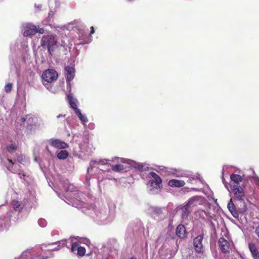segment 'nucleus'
I'll list each match as a JSON object with an SVG mask.
<instances>
[{"mask_svg": "<svg viewBox=\"0 0 259 259\" xmlns=\"http://www.w3.org/2000/svg\"><path fill=\"white\" fill-rule=\"evenodd\" d=\"M67 244V240L63 239L58 241L54 242L49 244H42L39 249H37L38 253L37 257L38 259H47L48 255H42L40 250L42 252H50L53 251H58L61 248L63 247Z\"/></svg>", "mask_w": 259, "mask_h": 259, "instance_id": "nucleus-1", "label": "nucleus"}, {"mask_svg": "<svg viewBox=\"0 0 259 259\" xmlns=\"http://www.w3.org/2000/svg\"><path fill=\"white\" fill-rule=\"evenodd\" d=\"M40 45L43 48H47L48 52L51 56L53 55L56 49L58 47L56 37L53 34L44 35L40 40Z\"/></svg>", "mask_w": 259, "mask_h": 259, "instance_id": "nucleus-2", "label": "nucleus"}, {"mask_svg": "<svg viewBox=\"0 0 259 259\" xmlns=\"http://www.w3.org/2000/svg\"><path fill=\"white\" fill-rule=\"evenodd\" d=\"M244 187L243 184H242V186L231 185L234 199L238 201L244 200L245 198Z\"/></svg>", "mask_w": 259, "mask_h": 259, "instance_id": "nucleus-3", "label": "nucleus"}, {"mask_svg": "<svg viewBox=\"0 0 259 259\" xmlns=\"http://www.w3.org/2000/svg\"><path fill=\"white\" fill-rule=\"evenodd\" d=\"M42 78L47 82H52L57 80L58 73L53 69H48L43 72Z\"/></svg>", "mask_w": 259, "mask_h": 259, "instance_id": "nucleus-4", "label": "nucleus"}, {"mask_svg": "<svg viewBox=\"0 0 259 259\" xmlns=\"http://www.w3.org/2000/svg\"><path fill=\"white\" fill-rule=\"evenodd\" d=\"M149 176H150V177H151L153 180H150L149 181V185L156 189L160 188L162 182L161 178L154 171H151L149 173Z\"/></svg>", "mask_w": 259, "mask_h": 259, "instance_id": "nucleus-5", "label": "nucleus"}, {"mask_svg": "<svg viewBox=\"0 0 259 259\" xmlns=\"http://www.w3.org/2000/svg\"><path fill=\"white\" fill-rule=\"evenodd\" d=\"M69 103L70 105V107L73 108L76 114L77 115L79 119L83 122H87L88 121V120L86 116L83 115L79 109H78L77 107V105L76 104L75 101L73 99V98L71 96L68 97Z\"/></svg>", "mask_w": 259, "mask_h": 259, "instance_id": "nucleus-6", "label": "nucleus"}, {"mask_svg": "<svg viewBox=\"0 0 259 259\" xmlns=\"http://www.w3.org/2000/svg\"><path fill=\"white\" fill-rule=\"evenodd\" d=\"M27 200L24 199L22 201H18L17 199H13L11 204L13 209L16 211L21 212L26 205Z\"/></svg>", "mask_w": 259, "mask_h": 259, "instance_id": "nucleus-7", "label": "nucleus"}, {"mask_svg": "<svg viewBox=\"0 0 259 259\" xmlns=\"http://www.w3.org/2000/svg\"><path fill=\"white\" fill-rule=\"evenodd\" d=\"M50 144L53 147L58 149H65L68 145L65 142L57 139H51L49 141Z\"/></svg>", "mask_w": 259, "mask_h": 259, "instance_id": "nucleus-8", "label": "nucleus"}, {"mask_svg": "<svg viewBox=\"0 0 259 259\" xmlns=\"http://www.w3.org/2000/svg\"><path fill=\"white\" fill-rule=\"evenodd\" d=\"M219 246L224 253H229L230 243L224 237H221L218 241Z\"/></svg>", "mask_w": 259, "mask_h": 259, "instance_id": "nucleus-9", "label": "nucleus"}, {"mask_svg": "<svg viewBox=\"0 0 259 259\" xmlns=\"http://www.w3.org/2000/svg\"><path fill=\"white\" fill-rule=\"evenodd\" d=\"M203 239V235H199L196 236L193 241L194 247L196 251L197 252H202L203 245L202 241Z\"/></svg>", "mask_w": 259, "mask_h": 259, "instance_id": "nucleus-10", "label": "nucleus"}, {"mask_svg": "<svg viewBox=\"0 0 259 259\" xmlns=\"http://www.w3.org/2000/svg\"><path fill=\"white\" fill-rule=\"evenodd\" d=\"M75 69L73 67L67 66L65 68V74L67 82H70L74 77Z\"/></svg>", "mask_w": 259, "mask_h": 259, "instance_id": "nucleus-11", "label": "nucleus"}, {"mask_svg": "<svg viewBox=\"0 0 259 259\" xmlns=\"http://www.w3.org/2000/svg\"><path fill=\"white\" fill-rule=\"evenodd\" d=\"M36 33V26L34 25L28 24L25 28L23 35L25 36H29L33 35Z\"/></svg>", "mask_w": 259, "mask_h": 259, "instance_id": "nucleus-12", "label": "nucleus"}, {"mask_svg": "<svg viewBox=\"0 0 259 259\" xmlns=\"http://www.w3.org/2000/svg\"><path fill=\"white\" fill-rule=\"evenodd\" d=\"M176 233L177 236L181 239H184L187 237V232L186 228L184 225L181 224L177 226Z\"/></svg>", "mask_w": 259, "mask_h": 259, "instance_id": "nucleus-13", "label": "nucleus"}, {"mask_svg": "<svg viewBox=\"0 0 259 259\" xmlns=\"http://www.w3.org/2000/svg\"><path fill=\"white\" fill-rule=\"evenodd\" d=\"M230 179L232 182L231 185L242 186V184L244 185V182L243 181L242 177L239 175L232 174Z\"/></svg>", "mask_w": 259, "mask_h": 259, "instance_id": "nucleus-14", "label": "nucleus"}, {"mask_svg": "<svg viewBox=\"0 0 259 259\" xmlns=\"http://www.w3.org/2000/svg\"><path fill=\"white\" fill-rule=\"evenodd\" d=\"M227 207L232 216L234 218L237 219L239 217V212L238 210L236 209L235 204L233 202L232 199H230L229 202L228 204Z\"/></svg>", "mask_w": 259, "mask_h": 259, "instance_id": "nucleus-15", "label": "nucleus"}, {"mask_svg": "<svg viewBox=\"0 0 259 259\" xmlns=\"http://www.w3.org/2000/svg\"><path fill=\"white\" fill-rule=\"evenodd\" d=\"M248 247L254 259H259V252L253 243H249Z\"/></svg>", "mask_w": 259, "mask_h": 259, "instance_id": "nucleus-16", "label": "nucleus"}, {"mask_svg": "<svg viewBox=\"0 0 259 259\" xmlns=\"http://www.w3.org/2000/svg\"><path fill=\"white\" fill-rule=\"evenodd\" d=\"M168 185L171 187H181L185 185V182L183 180H170L169 181Z\"/></svg>", "mask_w": 259, "mask_h": 259, "instance_id": "nucleus-17", "label": "nucleus"}, {"mask_svg": "<svg viewBox=\"0 0 259 259\" xmlns=\"http://www.w3.org/2000/svg\"><path fill=\"white\" fill-rule=\"evenodd\" d=\"M189 206L185 204L184 206L181 207V209L182 210V218L184 219H187L189 215V214L191 212V210L190 209Z\"/></svg>", "mask_w": 259, "mask_h": 259, "instance_id": "nucleus-18", "label": "nucleus"}, {"mask_svg": "<svg viewBox=\"0 0 259 259\" xmlns=\"http://www.w3.org/2000/svg\"><path fill=\"white\" fill-rule=\"evenodd\" d=\"M69 155V153L66 150H62L60 151L57 154V158L59 159H65Z\"/></svg>", "mask_w": 259, "mask_h": 259, "instance_id": "nucleus-19", "label": "nucleus"}, {"mask_svg": "<svg viewBox=\"0 0 259 259\" xmlns=\"http://www.w3.org/2000/svg\"><path fill=\"white\" fill-rule=\"evenodd\" d=\"M18 149V146L15 144H11L7 146L6 149L10 153H13Z\"/></svg>", "mask_w": 259, "mask_h": 259, "instance_id": "nucleus-20", "label": "nucleus"}, {"mask_svg": "<svg viewBox=\"0 0 259 259\" xmlns=\"http://www.w3.org/2000/svg\"><path fill=\"white\" fill-rule=\"evenodd\" d=\"M111 169L115 172H120L124 169V167L121 164H115L111 166Z\"/></svg>", "mask_w": 259, "mask_h": 259, "instance_id": "nucleus-21", "label": "nucleus"}, {"mask_svg": "<svg viewBox=\"0 0 259 259\" xmlns=\"http://www.w3.org/2000/svg\"><path fill=\"white\" fill-rule=\"evenodd\" d=\"M34 252V251L32 249L27 250L25 251H23L19 258L15 259H27L28 254H31Z\"/></svg>", "mask_w": 259, "mask_h": 259, "instance_id": "nucleus-22", "label": "nucleus"}, {"mask_svg": "<svg viewBox=\"0 0 259 259\" xmlns=\"http://www.w3.org/2000/svg\"><path fill=\"white\" fill-rule=\"evenodd\" d=\"M198 200V198L197 196L191 197L187 202L186 204L187 205L191 206V205L193 204V203Z\"/></svg>", "mask_w": 259, "mask_h": 259, "instance_id": "nucleus-23", "label": "nucleus"}, {"mask_svg": "<svg viewBox=\"0 0 259 259\" xmlns=\"http://www.w3.org/2000/svg\"><path fill=\"white\" fill-rule=\"evenodd\" d=\"M85 248L83 247L80 246L77 251V254L78 256H83L85 253Z\"/></svg>", "mask_w": 259, "mask_h": 259, "instance_id": "nucleus-24", "label": "nucleus"}, {"mask_svg": "<svg viewBox=\"0 0 259 259\" xmlns=\"http://www.w3.org/2000/svg\"><path fill=\"white\" fill-rule=\"evenodd\" d=\"M80 246L79 245V243H78L77 242H75L73 243L71 248V251L73 252H75L76 251L78 250Z\"/></svg>", "mask_w": 259, "mask_h": 259, "instance_id": "nucleus-25", "label": "nucleus"}, {"mask_svg": "<svg viewBox=\"0 0 259 259\" xmlns=\"http://www.w3.org/2000/svg\"><path fill=\"white\" fill-rule=\"evenodd\" d=\"M12 89V83H9L7 84L5 87V90L6 92L7 93H10Z\"/></svg>", "mask_w": 259, "mask_h": 259, "instance_id": "nucleus-26", "label": "nucleus"}, {"mask_svg": "<svg viewBox=\"0 0 259 259\" xmlns=\"http://www.w3.org/2000/svg\"><path fill=\"white\" fill-rule=\"evenodd\" d=\"M153 212L155 214L159 215L162 213V211L161 208L155 207L153 209Z\"/></svg>", "mask_w": 259, "mask_h": 259, "instance_id": "nucleus-27", "label": "nucleus"}, {"mask_svg": "<svg viewBox=\"0 0 259 259\" xmlns=\"http://www.w3.org/2000/svg\"><path fill=\"white\" fill-rule=\"evenodd\" d=\"M36 31H37V33H39L40 34H42L44 32V28H37L36 27Z\"/></svg>", "mask_w": 259, "mask_h": 259, "instance_id": "nucleus-28", "label": "nucleus"}, {"mask_svg": "<svg viewBox=\"0 0 259 259\" xmlns=\"http://www.w3.org/2000/svg\"><path fill=\"white\" fill-rule=\"evenodd\" d=\"M255 232L257 236L259 237V225L257 227H256L255 230Z\"/></svg>", "mask_w": 259, "mask_h": 259, "instance_id": "nucleus-29", "label": "nucleus"}, {"mask_svg": "<svg viewBox=\"0 0 259 259\" xmlns=\"http://www.w3.org/2000/svg\"><path fill=\"white\" fill-rule=\"evenodd\" d=\"M254 182L255 183V184L258 187H259V179L258 178H256L254 180Z\"/></svg>", "mask_w": 259, "mask_h": 259, "instance_id": "nucleus-30", "label": "nucleus"}, {"mask_svg": "<svg viewBox=\"0 0 259 259\" xmlns=\"http://www.w3.org/2000/svg\"><path fill=\"white\" fill-rule=\"evenodd\" d=\"M91 33H90V35H92L93 34H94L95 33V30H94V27L93 26H92L91 27Z\"/></svg>", "mask_w": 259, "mask_h": 259, "instance_id": "nucleus-31", "label": "nucleus"}, {"mask_svg": "<svg viewBox=\"0 0 259 259\" xmlns=\"http://www.w3.org/2000/svg\"><path fill=\"white\" fill-rule=\"evenodd\" d=\"M18 175L21 179H23L25 177V175L24 174H21V173H19Z\"/></svg>", "mask_w": 259, "mask_h": 259, "instance_id": "nucleus-32", "label": "nucleus"}, {"mask_svg": "<svg viewBox=\"0 0 259 259\" xmlns=\"http://www.w3.org/2000/svg\"><path fill=\"white\" fill-rule=\"evenodd\" d=\"M8 162L12 165H13L14 164V162L13 161L12 159L8 158Z\"/></svg>", "mask_w": 259, "mask_h": 259, "instance_id": "nucleus-33", "label": "nucleus"}, {"mask_svg": "<svg viewBox=\"0 0 259 259\" xmlns=\"http://www.w3.org/2000/svg\"><path fill=\"white\" fill-rule=\"evenodd\" d=\"M20 120L22 122H24L26 121V118L25 117H22Z\"/></svg>", "mask_w": 259, "mask_h": 259, "instance_id": "nucleus-34", "label": "nucleus"}, {"mask_svg": "<svg viewBox=\"0 0 259 259\" xmlns=\"http://www.w3.org/2000/svg\"><path fill=\"white\" fill-rule=\"evenodd\" d=\"M143 167V165H141L140 167H139V169H142Z\"/></svg>", "mask_w": 259, "mask_h": 259, "instance_id": "nucleus-35", "label": "nucleus"}, {"mask_svg": "<svg viewBox=\"0 0 259 259\" xmlns=\"http://www.w3.org/2000/svg\"><path fill=\"white\" fill-rule=\"evenodd\" d=\"M246 206H245L243 208V211H246Z\"/></svg>", "mask_w": 259, "mask_h": 259, "instance_id": "nucleus-36", "label": "nucleus"}, {"mask_svg": "<svg viewBox=\"0 0 259 259\" xmlns=\"http://www.w3.org/2000/svg\"><path fill=\"white\" fill-rule=\"evenodd\" d=\"M61 115H59L58 116H57V117L59 118V117H61Z\"/></svg>", "mask_w": 259, "mask_h": 259, "instance_id": "nucleus-37", "label": "nucleus"}, {"mask_svg": "<svg viewBox=\"0 0 259 259\" xmlns=\"http://www.w3.org/2000/svg\"><path fill=\"white\" fill-rule=\"evenodd\" d=\"M130 259H136V258L133 257L131 258Z\"/></svg>", "mask_w": 259, "mask_h": 259, "instance_id": "nucleus-38", "label": "nucleus"}, {"mask_svg": "<svg viewBox=\"0 0 259 259\" xmlns=\"http://www.w3.org/2000/svg\"><path fill=\"white\" fill-rule=\"evenodd\" d=\"M46 149L48 150V146L46 147Z\"/></svg>", "mask_w": 259, "mask_h": 259, "instance_id": "nucleus-39", "label": "nucleus"}]
</instances>
